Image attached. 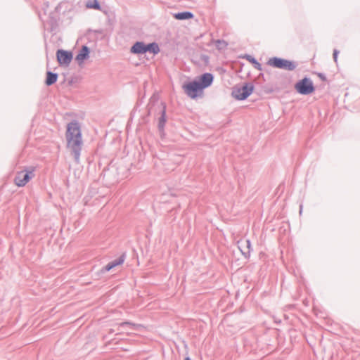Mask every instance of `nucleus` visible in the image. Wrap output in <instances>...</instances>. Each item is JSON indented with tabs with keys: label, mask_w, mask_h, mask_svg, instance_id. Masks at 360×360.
<instances>
[{
	"label": "nucleus",
	"mask_w": 360,
	"mask_h": 360,
	"mask_svg": "<svg viewBox=\"0 0 360 360\" xmlns=\"http://www.w3.org/2000/svg\"><path fill=\"white\" fill-rule=\"evenodd\" d=\"M65 137L67 147L74 153L75 158L78 159L82 145V139L80 126L77 122H72L68 124Z\"/></svg>",
	"instance_id": "f257e3e1"
},
{
	"label": "nucleus",
	"mask_w": 360,
	"mask_h": 360,
	"mask_svg": "<svg viewBox=\"0 0 360 360\" xmlns=\"http://www.w3.org/2000/svg\"><path fill=\"white\" fill-rule=\"evenodd\" d=\"M212 81V75L205 73L199 78V81H192L185 83L183 84L182 88L189 98L195 99L202 95L204 89L210 86Z\"/></svg>",
	"instance_id": "f03ea898"
},
{
	"label": "nucleus",
	"mask_w": 360,
	"mask_h": 360,
	"mask_svg": "<svg viewBox=\"0 0 360 360\" xmlns=\"http://www.w3.org/2000/svg\"><path fill=\"white\" fill-rule=\"evenodd\" d=\"M252 85L245 84L241 86H235L232 91V96L236 99L244 100L252 93Z\"/></svg>",
	"instance_id": "7ed1b4c3"
},
{
	"label": "nucleus",
	"mask_w": 360,
	"mask_h": 360,
	"mask_svg": "<svg viewBox=\"0 0 360 360\" xmlns=\"http://www.w3.org/2000/svg\"><path fill=\"white\" fill-rule=\"evenodd\" d=\"M267 64L274 68L288 70H292L295 68V65L292 61L276 57L270 58Z\"/></svg>",
	"instance_id": "20e7f679"
},
{
	"label": "nucleus",
	"mask_w": 360,
	"mask_h": 360,
	"mask_svg": "<svg viewBox=\"0 0 360 360\" xmlns=\"http://www.w3.org/2000/svg\"><path fill=\"white\" fill-rule=\"evenodd\" d=\"M296 91L300 94L307 95L314 91V86L311 80L309 78H304L296 83L295 86Z\"/></svg>",
	"instance_id": "39448f33"
},
{
	"label": "nucleus",
	"mask_w": 360,
	"mask_h": 360,
	"mask_svg": "<svg viewBox=\"0 0 360 360\" xmlns=\"http://www.w3.org/2000/svg\"><path fill=\"white\" fill-rule=\"evenodd\" d=\"M126 255L125 253L122 254L118 258L110 262L105 266H103L97 273V276H100L101 275L110 271L115 267L122 265L125 260Z\"/></svg>",
	"instance_id": "423d86ee"
},
{
	"label": "nucleus",
	"mask_w": 360,
	"mask_h": 360,
	"mask_svg": "<svg viewBox=\"0 0 360 360\" xmlns=\"http://www.w3.org/2000/svg\"><path fill=\"white\" fill-rule=\"evenodd\" d=\"M32 172H18L14 181L16 186L18 187H22L27 184V183L32 178Z\"/></svg>",
	"instance_id": "0eeeda50"
},
{
	"label": "nucleus",
	"mask_w": 360,
	"mask_h": 360,
	"mask_svg": "<svg viewBox=\"0 0 360 360\" xmlns=\"http://www.w3.org/2000/svg\"><path fill=\"white\" fill-rule=\"evenodd\" d=\"M56 55L58 62L60 65L68 66L72 59V53L67 51L58 50Z\"/></svg>",
	"instance_id": "6e6552de"
},
{
	"label": "nucleus",
	"mask_w": 360,
	"mask_h": 360,
	"mask_svg": "<svg viewBox=\"0 0 360 360\" xmlns=\"http://www.w3.org/2000/svg\"><path fill=\"white\" fill-rule=\"evenodd\" d=\"M89 49L87 46H84L81 49L79 53L76 56V60L79 63V64H82L85 59H86L89 56Z\"/></svg>",
	"instance_id": "1a4fd4ad"
},
{
	"label": "nucleus",
	"mask_w": 360,
	"mask_h": 360,
	"mask_svg": "<svg viewBox=\"0 0 360 360\" xmlns=\"http://www.w3.org/2000/svg\"><path fill=\"white\" fill-rule=\"evenodd\" d=\"M237 245H238V248L240 250L242 255L245 259H248L250 257V250L248 249V247L245 245V244L243 243V238L238 240Z\"/></svg>",
	"instance_id": "9d476101"
},
{
	"label": "nucleus",
	"mask_w": 360,
	"mask_h": 360,
	"mask_svg": "<svg viewBox=\"0 0 360 360\" xmlns=\"http://www.w3.org/2000/svg\"><path fill=\"white\" fill-rule=\"evenodd\" d=\"M146 46L144 44L141 42H136L132 47H131V52L134 53H146Z\"/></svg>",
	"instance_id": "9b49d317"
},
{
	"label": "nucleus",
	"mask_w": 360,
	"mask_h": 360,
	"mask_svg": "<svg viewBox=\"0 0 360 360\" xmlns=\"http://www.w3.org/2000/svg\"><path fill=\"white\" fill-rule=\"evenodd\" d=\"M58 76L56 74H53L51 72H47V77L46 79V84L48 86H50L54 84L57 81Z\"/></svg>",
	"instance_id": "f8f14e48"
},
{
	"label": "nucleus",
	"mask_w": 360,
	"mask_h": 360,
	"mask_svg": "<svg viewBox=\"0 0 360 360\" xmlns=\"http://www.w3.org/2000/svg\"><path fill=\"white\" fill-rule=\"evenodd\" d=\"M193 14L190 12H182L175 14L174 17L178 20L191 19L193 18Z\"/></svg>",
	"instance_id": "ddd939ff"
},
{
	"label": "nucleus",
	"mask_w": 360,
	"mask_h": 360,
	"mask_svg": "<svg viewBox=\"0 0 360 360\" xmlns=\"http://www.w3.org/2000/svg\"><path fill=\"white\" fill-rule=\"evenodd\" d=\"M159 47L156 44H150L146 46V52L150 51L153 53H158L159 52Z\"/></svg>",
	"instance_id": "4468645a"
},
{
	"label": "nucleus",
	"mask_w": 360,
	"mask_h": 360,
	"mask_svg": "<svg viewBox=\"0 0 360 360\" xmlns=\"http://www.w3.org/2000/svg\"><path fill=\"white\" fill-rule=\"evenodd\" d=\"M86 8H94L96 10H99L101 6L97 0H94L93 1H88L86 4Z\"/></svg>",
	"instance_id": "2eb2a0df"
},
{
	"label": "nucleus",
	"mask_w": 360,
	"mask_h": 360,
	"mask_svg": "<svg viewBox=\"0 0 360 360\" xmlns=\"http://www.w3.org/2000/svg\"><path fill=\"white\" fill-rule=\"evenodd\" d=\"M243 243L245 244V245L248 247V249L250 250V253H251L252 251L251 240L249 238H243Z\"/></svg>",
	"instance_id": "dca6fc26"
},
{
	"label": "nucleus",
	"mask_w": 360,
	"mask_h": 360,
	"mask_svg": "<svg viewBox=\"0 0 360 360\" xmlns=\"http://www.w3.org/2000/svg\"><path fill=\"white\" fill-rule=\"evenodd\" d=\"M125 326H134V324L131 323V322H129V321H124V322H122V323H120V326H121V327H124Z\"/></svg>",
	"instance_id": "f3484780"
},
{
	"label": "nucleus",
	"mask_w": 360,
	"mask_h": 360,
	"mask_svg": "<svg viewBox=\"0 0 360 360\" xmlns=\"http://www.w3.org/2000/svg\"><path fill=\"white\" fill-rule=\"evenodd\" d=\"M245 58H247L250 62H251L253 65L257 62V60H256L254 58L251 57L250 56H247Z\"/></svg>",
	"instance_id": "a211bd4d"
},
{
	"label": "nucleus",
	"mask_w": 360,
	"mask_h": 360,
	"mask_svg": "<svg viewBox=\"0 0 360 360\" xmlns=\"http://www.w3.org/2000/svg\"><path fill=\"white\" fill-rule=\"evenodd\" d=\"M165 122V112H164L163 115L161 118V120H160V124L162 125V127L164 125Z\"/></svg>",
	"instance_id": "6ab92c4d"
},
{
	"label": "nucleus",
	"mask_w": 360,
	"mask_h": 360,
	"mask_svg": "<svg viewBox=\"0 0 360 360\" xmlns=\"http://www.w3.org/2000/svg\"><path fill=\"white\" fill-rule=\"evenodd\" d=\"M338 51H334L333 52V58L335 62H337V58H338Z\"/></svg>",
	"instance_id": "aec40b11"
},
{
	"label": "nucleus",
	"mask_w": 360,
	"mask_h": 360,
	"mask_svg": "<svg viewBox=\"0 0 360 360\" xmlns=\"http://www.w3.org/2000/svg\"><path fill=\"white\" fill-rule=\"evenodd\" d=\"M254 65L257 69L261 70V65L257 61L254 64Z\"/></svg>",
	"instance_id": "412c9836"
},
{
	"label": "nucleus",
	"mask_w": 360,
	"mask_h": 360,
	"mask_svg": "<svg viewBox=\"0 0 360 360\" xmlns=\"http://www.w3.org/2000/svg\"><path fill=\"white\" fill-rule=\"evenodd\" d=\"M184 360H193L190 356H186Z\"/></svg>",
	"instance_id": "4be33fe9"
},
{
	"label": "nucleus",
	"mask_w": 360,
	"mask_h": 360,
	"mask_svg": "<svg viewBox=\"0 0 360 360\" xmlns=\"http://www.w3.org/2000/svg\"><path fill=\"white\" fill-rule=\"evenodd\" d=\"M63 226H60V231H62Z\"/></svg>",
	"instance_id": "5701e85b"
}]
</instances>
